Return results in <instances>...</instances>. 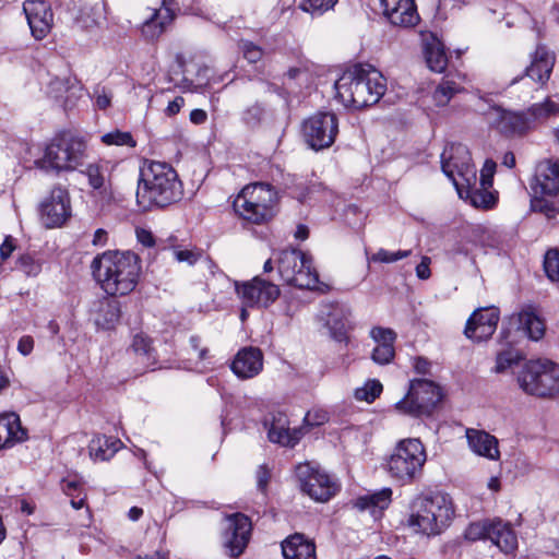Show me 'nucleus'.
Masks as SVG:
<instances>
[{
	"mask_svg": "<svg viewBox=\"0 0 559 559\" xmlns=\"http://www.w3.org/2000/svg\"><path fill=\"white\" fill-rule=\"evenodd\" d=\"M338 133V120L335 114L320 111L302 123L305 142L314 151L330 147Z\"/></svg>",
	"mask_w": 559,
	"mask_h": 559,
	"instance_id": "obj_11",
	"label": "nucleus"
},
{
	"mask_svg": "<svg viewBox=\"0 0 559 559\" xmlns=\"http://www.w3.org/2000/svg\"><path fill=\"white\" fill-rule=\"evenodd\" d=\"M252 531L249 516L237 512L226 516V527L223 533V545L233 558L239 557L246 549Z\"/></svg>",
	"mask_w": 559,
	"mask_h": 559,
	"instance_id": "obj_14",
	"label": "nucleus"
},
{
	"mask_svg": "<svg viewBox=\"0 0 559 559\" xmlns=\"http://www.w3.org/2000/svg\"><path fill=\"white\" fill-rule=\"evenodd\" d=\"M295 476L300 490L318 502H326L340 490L335 478L310 462L299 463Z\"/></svg>",
	"mask_w": 559,
	"mask_h": 559,
	"instance_id": "obj_10",
	"label": "nucleus"
},
{
	"mask_svg": "<svg viewBox=\"0 0 559 559\" xmlns=\"http://www.w3.org/2000/svg\"><path fill=\"white\" fill-rule=\"evenodd\" d=\"M427 462V452L417 438L399 441L392 453L385 457L383 468L391 479L405 486L419 481Z\"/></svg>",
	"mask_w": 559,
	"mask_h": 559,
	"instance_id": "obj_5",
	"label": "nucleus"
},
{
	"mask_svg": "<svg viewBox=\"0 0 559 559\" xmlns=\"http://www.w3.org/2000/svg\"><path fill=\"white\" fill-rule=\"evenodd\" d=\"M40 221L47 228L62 226L71 216L69 192L61 186L51 189L49 195L40 203Z\"/></svg>",
	"mask_w": 559,
	"mask_h": 559,
	"instance_id": "obj_13",
	"label": "nucleus"
},
{
	"mask_svg": "<svg viewBox=\"0 0 559 559\" xmlns=\"http://www.w3.org/2000/svg\"><path fill=\"white\" fill-rule=\"evenodd\" d=\"M544 270L550 281L559 282V249L547 250L544 258Z\"/></svg>",
	"mask_w": 559,
	"mask_h": 559,
	"instance_id": "obj_44",
	"label": "nucleus"
},
{
	"mask_svg": "<svg viewBox=\"0 0 559 559\" xmlns=\"http://www.w3.org/2000/svg\"><path fill=\"white\" fill-rule=\"evenodd\" d=\"M27 439V430L22 427L20 416L15 413L0 415V449L12 448Z\"/></svg>",
	"mask_w": 559,
	"mask_h": 559,
	"instance_id": "obj_22",
	"label": "nucleus"
},
{
	"mask_svg": "<svg viewBox=\"0 0 559 559\" xmlns=\"http://www.w3.org/2000/svg\"><path fill=\"white\" fill-rule=\"evenodd\" d=\"M285 559H317L314 542L301 533H295L282 542Z\"/></svg>",
	"mask_w": 559,
	"mask_h": 559,
	"instance_id": "obj_25",
	"label": "nucleus"
},
{
	"mask_svg": "<svg viewBox=\"0 0 559 559\" xmlns=\"http://www.w3.org/2000/svg\"><path fill=\"white\" fill-rule=\"evenodd\" d=\"M518 382L527 394L556 396L559 394V366L550 360L530 361L519 373Z\"/></svg>",
	"mask_w": 559,
	"mask_h": 559,
	"instance_id": "obj_8",
	"label": "nucleus"
},
{
	"mask_svg": "<svg viewBox=\"0 0 559 559\" xmlns=\"http://www.w3.org/2000/svg\"><path fill=\"white\" fill-rule=\"evenodd\" d=\"M549 195L533 193L531 199V209L533 212L544 214L548 219H552L559 213V207L554 201L548 200Z\"/></svg>",
	"mask_w": 559,
	"mask_h": 559,
	"instance_id": "obj_40",
	"label": "nucleus"
},
{
	"mask_svg": "<svg viewBox=\"0 0 559 559\" xmlns=\"http://www.w3.org/2000/svg\"><path fill=\"white\" fill-rule=\"evenodd\" d=\"M102 142L106 145H127L130 147H134L136 145V142L133 140L130 132H122L120 130H115L104 134L102 136Z\"/></svg>",
	"mask_w": 559,
	"mask_h": 559,
	"instance_id": "obj_47",
	"label": "nucleus"
},
{
	"mask_svg": "<svg viewBox=\"0 0 559 559\" xmlns=\"http://www.w3.org/2000/svg\"><path fill=\"white\" fill-rule=\"evenodd\" d=\"M443 399L441 388L431 380L414 379L404 399L395 408L413 417L430 416Z\"/></svg>",
	"mask_w": 559,
	"mask_h": 559,
	"instance_id": "obj_9",
	"label": "nucleus"
},
{
	"mask_svg": "<svg viewBox=\"0 0 559 559\" xmlns=\"http://www.w3.org/2000/svg\"><path fill=\"white\" fill-rule=\"evenodd\" d=\"M15 249L14 239L11 236H7L2 245L0 246V258L7 260Z\"/></svg>",
	"mask_w": 559,
	"mask_h": 559,
	"instance_id": "obj_61",
	"label": "nucleus"
},
{
	"mask_svg": "<svg viewBox=\"0 0 559 559\" xmlns=\"http://www.w3.org/2000/svg\"><path fill=\"white\" fill-rule=\"evenodd\" d=\"M93 320L103 330H111L121 317L120 302L115 298H103L94 304Z\"/></svg>",
	"mask_w": 559,
	"mask_h": 559,
	"instance_id": "obj_24",
	"label": "nucleus"
},
{
	"mask_svg": "<svg viewBox=\"0 0 559 559\" xmlns=\"http://www.w3.org/2000/svg\"><path fill=\"white\" fill-rule=\"evenodd\" d=\"M92 270L93 276L108 295L123 296L138 284L140 258L131 251H108L93 260Z\"/></svg>",
	"mask_w": 559,
	"mask_h": 559,
	"instance_id": "obj_2",
	"label": "nucleus"
},
{
	"mask_svg": "<svg viewBox=\"0 0 559 559\" xmlns=\"http://www.w3.org/2000/svg\"><path fill=\"white\" fill-rule=\"evenodd\" d=\"M310 259L298 249L283 250L278 258L277 270L281 277L287 282L305 267Z\"/></svg>",
	"mask_w": 559,
	"mask_h": 559,
	"instance_id": "obj_30",
	"label": "nucleus"
},
{
	"mask_svg": "<svg viewBox=\"0 0 559 559\" xmlns=\"http://www.w3.org/2000/svg\"><path fill=\"white\" fill-rule=\"evenodd\" d=\"M308 426H320L328 421V414L324 411L308 412L304 418Z\"/></svg>",
	"mask_w": 559,
	"mask_h": 559,
	"instance_id": "obj_58",
	"label": "nucleus"
},
{
	"mask_svg": "<svg viewBox=\"0 0 559 559\" xmlns=\"http://www.w3.org/2000/svg\"><path fill=\"white\" fill-rule=\"evenodd\" d=\"M263 367V354L257 347L240 349L231 361L230 369L240 379H250L260 373Z\"/></svg>",
	"mask_w": 559,
	"mask_h": 559,
	"instance_id": "obj_21",
	"label": "nucleus"
},
{
	"mask_svg": "<svg viewBox=\"0 0 559 559\" xmlns=\"http://www.w3.org/2000/svg\"><path fill=\"white\" fill-rule=\"evenodd\" d=\"M466 437L475 453L490 460L499 459L498 440L493 436L483 430L467 429Z\"/></svg>",
	"mask_w": 559,
	"mask_h": 559,
	"instance_id": "obj_28",
	"label": "nucleus"
},
{
	"mask_svg": "<svg viewBox=\"0 0 559 559\" xmlns=\"http://www.w3.org/2000/svg\"><path fill=\"white\" fill-rule=\"evenodd\" d=\"M182 183L177 171L168 164L152 162L141 170L136 199L158 207H166L181 200Z\"/></svg>",
	"mask_w": 559,
	"mask_h": 559,
	"instance_id": "obj_3",
	"label": "nucleus"
},
{
	"mask_svg": "<svg viewBox=\"0 0 559 559\" xmlns=\"http://www.w3.org/2000/svg\"><path fill=\"white\" fill-rule=\"evenodd\" d=\"M424 56L428 68L437 73H442L448 67V55L443 43L433 34L424 40Z\"/></svg>",
	"mask_w": 559,
	"mask_h": 559,
	"instance_id": "obj_27",
	"label": "nucleus"
},
{
	"mask_svg": "<svg viewBox=\"0 0 559 559\" xmlns=\"http://www.w3.org/2000/svg\"><path fill=\"white\" fill-rule=\"evenodd\" d=\"M350 311L344 307L336 306L329 314L326 325L332 337L342 343L347 342L348 330L350 329Z\"/></svg>",
	"mask_w": 559,
	"mask_h": 559,
	"instance_id": "obj_33",
	"label": "nucleus"
},
{
	"mask_svg": "<svg viewBox=\"0 0 559 559\" xmlns=\"http://www.w3.org/2000/svg\"><path fill=\"white\" fill-rule=\"evenodd\" d=\"M337 0H302L299 9L311 14H322L332 9Z\"/></svg>",
	"mask_w": 559,
	"mask_h": 559,
	"instance_id": "obj_49",
	"label": "nucleus"
},
{
	"mask_svg": "<svg viewBox=\"0 0 559 559\" xmlns=\"http://www.w3.org/2000/svg\"><path fill=\"white\" fill-rule=\"evenodd\" d=\"M497 164L493 159H486L480 170L479 185L481 187H492L493 175L496 173Z\"/></svg>",
	"mask_w": 559,
	"mask_h": 559,
	"instance_id": "obj_55",
	"label": "nucleus"
},
{
	"mask_svg": "<svg viewBox=\"0 0 559 559\" xmlns=\"http://www.w3.org/2000/svg\"><path fill=\"white\" fill-rule=\"evenodd\" d=\"M130 348L146 365H150L151 360L154 359L151 340L142 333L134 335Z\"/></svg>",
	"mask_w": 559,
	"mask_h": 559,
	"instance_id": "obj_41",
	"label": "nucleus"
},
{
	"mask_svg": "<svg viewBox=\"0 0 559 559\" xmlns=\"http://www.w3.org/2000/svg\"><path fill=\"white\" fill-rule=\"evenodd\" d=\"M519 359H520V356L512 350H506V352L499 353L497 356L496 371L503 372L504 370L510 368L512 365L516 364Z\"/></svg>",
	"mask_w": 559,
	"mask_h": 559,
	"instance_id": "obj_54",
	"label": "nucleus"
},
{
	"mask_svg": "<svg viewBox=\"0 0 559 559\" xmlns=\"http://www.w3.org/2000/svg\"><path fill=\"white\" fill-rule=\"evenodd\" d=\"M278 193L265 182H254L241 189L233 202L235 213L249 223L261 225L271 221L277 212Z\"/></svg>",
	"mask_w": 559,
	"mask_h": 559,
	"instance_id": "obj_6",
	"label": "nucleus"
},
{
	"mask_svg": "<svg viewBox=\"0 0 559 559\" xmlns=\"http://www.w3.org/2000/svg\"><path fill=\"white\" fill-rule=\"evenodd\" d=\"M235 289L242 305L249 308H267L281 295L277 285L260 276H255L248 282H236Z\"/></svg>",
	"mask_w": 559,
	"mask_h": 559,
	"instance_id": "obj_12",
	"label": "nucleus"
},
{
	"mask_svg": "<svg viewBox=\"0 0 559 559\" xmlns=\"http://www.w3.org/2000/svg\"><path fill=\"white\" fill-rule=\"evenodd\" d=\"M371 337L378 345L394 346L396 333L389 328L374 326L370 332Z\"/></svg>",
	"mask_w": 559,
	"mask_h": 559,
	"instance_id": "obj_52",
	"label": "nucleus"
},
{
	"mask_svg": "<svg viewBox=\"0 0 559 559\" xmlns=\"http://www.w3.org/2000/svg\"><path fill=\"white\" fill-rule=\"evenodd\" d=\"M264 114L265 108L263 104L254 103L243 110L241 119L247 127L254 129L261 124Z\"/></svg>",
	"mask_w": 559,
	"mask_h": 559,
	"instance_id": "obj_45",
	"label": "nucleus"
},
{
	"mask_svg": "<svg viewBox=\"0 0 559 559\" xmlns=\"http://www.w3.org/2000/svg\"><path fill=\"white\" fill-rule=\"evenodd\" d=\"M117 441L105 436L93 439L88 445L90 455L95 461H107L117 452Z\"/></svg>",
	"mask_w": 559,
	"mask_h": 559,
	"instance_id": "obj_36",
	"label": "nucleus"
},
{
	"mask_svg": "<svg viewBox=\"0 0 559 559\" xmlns=\"http://www.w3.org/2000/svg\"><path fill=\"white\" fill-rule=\"evenodd\" d=\"M334 87L344 106L362 109L377 104L385 94L386 80L373 66L356 63L343 72Z\"/></svg>",
	"mask_w": 559,
	"mask_h": 559,
	"instance_id": "obj_1",
	"label": "nucleus"
},
{
	"mask_svg": "<svg viewBox=\"0 0 559 559\" xmlns=\"http://www.w3.org/2000/svg\"><path fill=\"white\" fill-rule=\"evenodd\" d=\"M96 93V106L104 110L108 108L111 104V95L107 94L105 91V87H103L100 91L97 88L95 91Z\"/></svg>",
	"mask_w": 559,
	"mask_h": 559,
	"instance_id": "obj_60",
	"label": "nucleus"
},
{
	"mask_svg": "<svg viewBox=\"0 0 559 559\" xmlns=\"http://www.w3.org/2000/svg\"><path fill=\"white\" fill-rule=\"evenodd\" d=\"M462 87L454 81L442 80V82L436 87L432 98L437 106H447L453 96L461 92Z\"/></svg>",
	"mask_w": 559,
	"mask_h": 559,
	"instance_id": "obj_39",
	"label": "nucleus"
},
{
	"mask_svg": "<svg viewBox=\"0 0 559 559\" xmlns=\"http://www.w3.org/2000/svg\"><path fill=\"white\" fill-rule=\"evenodd\" d=\"M288 285L300 289H314L319 283V275L311 266V260L306 263L298 274L286 282Z\"/></svg>",
	"mask_w": 559,
	"mask_h": 559,
	"instance_id": "obj_37",
	"label": "nucleus"
},
{
	"mask_svg": "<svg viewBox=\"0 0 559 559\" xmlns=\"http://www.w3.org/2000/svg\"><path fill=\"white\" fill-rule=\"evenodd\" d=\"M238 46L243 55V58L248 60V62L255 63L261 60L263 56V50L260 46L246 39H241Z\"/></svg>",
	"mask_w": 559,
	"mask_h": 559,
	"instance_id": "obj_50",
	"label": "nucleus"
},
{
	"mask_svg": "<svg viewBox=\"0 0 559 559\" xmlns=\"http://www.w3.org/2000/svg\"><path fill=\"white\" fill-rule=\"evenodd\" d=\"M493 521H483L471 523L465 530L464 536L467 540L476 542L479 539H490Z\"/></svg>",
	"mask_w": 559,
	"mask_h": 559,
	"instance_id": "obj_43",
	"label": "nucleus"
},
{
	"mask_svg": "<svg viewBox=\"0 0 559 559\" xmlns=\"http://www.w3.org/2000/svg\"><path fill=\"white\" fill-rule=\"evenodd\" d=\"M87 144L70 131L57 133L47 144L43 162L57 173L73 171L83 165Z\"/></svg>",
	"mask_w": 559,
	"mask_h": 559,
	"instance_id": "obj_7",
	"label": "nucleus"
},
{
	"mask_svg": "<svg viewBox=\"0 0 559 559\" xmlns=\"http://www.w3.org/2000/svg\"><path fill=\"white\" fill-rule=\"evenodd\" d=\"M492 187H473L467 190V198L473 206L477 209L489 210L493 207L498 201L497 192L491 191Z\"/></svg>",
	"mask_w": 559,
	"mask_h": 559,
	"instance_id": "obj_35",
	"label": "nucleus"
},
{
	"mask_svg": "<svg viewBox=\"0 0 559 559\" xmlns=\"http://www.w3.org/2000/svg\"><path fill=\"white\" fill-rule=\"evenodd\" d=\"M185 105V98L182 96H177L173 102H170L165 109V114L168 117H173L177 115L181 107Z\"/></svg>",
	"mask_w": 559,
	"mask_h": 559,
	"instance_id": "obj_63",
	"label": "nucleus"
},
{
	"mask_svg": "<svg viewBox=\"0 0 559 559\" xmlns=\"http://www.w3.org/2000/svg\"><path fill=\"white\" fill-rule=\"evenodd\" d=\"M392 495V489L384 487L380 490L358 497L354 506L360 511L370 510L372 514H376L377 511L382 513V511L388 509L391 504Z\"/></svg>",
	"mask_w": 559,
	"mask_h": 559,
	"instance_id": "obj_31",
	"label": "nucleus"
},
{
	"mask_svg": "<svg viewBox=\"0 0 559 559\" xmlns=\"http://www.w3.org/2000/svg\"><path fill=\"white\" fill-rule=\"evenodd\" d=\"M175 17L174 11L163 0L159 9H154L152 15L146 19L141 27V33L147 40L157 39Z\"/></svg>",
	"mask_w": 559,
	"mask_h": 559,
	"instance_id": "obj_23",
	"label": "nucleus"
},
{
	"mask_svg": "<svg viewBox=\"0 0 559 559\" xmlns=\"http://www.w3.org/2000/svg\"><path fill=\"white\" fill-rule=\"evenodd\" d=\"M518 323V329L522 330L531 340H540L546 331L544 320L539 317L537 308L533 305H526L513 317Z\"/></svg>",
	"mask_w": 559,
	"mask_h": 559,
	"instance_id": "obj_26",
	"label": "nucleus"
},
{
	"mask_svg": "<svg viewBox=\"0 0 559 559\" xmlns=\"http://www.w3.org/2000/svg\"><path fill=\"white\" fill-rule=\"evenodd\" d=\"M138 241L146 248L155 246V237L152 231L145 228H136Z\"/></svg>",
	"mask_w": 559,
	"mask_h": 559,
	"instance_id": "obj_59",
	"label": "nucleus"
},
{
	"mask_svg": "<svg viewBox=\"0 0 559 559\" xmlns=\"http://www.w3.org/2000/svg\"><path fill=\"white\" fill-rule=\"evenodd\" d=\"M408 524L416 532L427 536L441 534L454 518L451 497L441 491L417 495L411 503Z\"/></svg>",
	"mask_w": 559,
	"mask_h": 559,
	"instance_id": "obj_4",
	"label": "nucleus"
},
{
	"mask_svg": "<svg viewBox=\"0 0 559 559\" xmlns=\"http://www.w3.org/2000/svg\"><path fill=\"white\" fill-rule=\"evenodd\" d=\"M33 348H34V340L32 336L27 335V336L21 337V340L19 341V344H17V349L22 355L26 356V355L31 354Z\"/></svg>",
	"mask_w": 559,
	"mask_h": 559,
	"instance_id": "obj_64",
	"label": "nucleus"
},
{
	"mask_svg": "<svg viewBox=\"0 0 559 559\" xmlns=\"http://www.w3.org/2000/svg\"><path fill=\"white\" fill-rule=\"evenodd\" d=\"M499 322V311L495 307L475 310L468 318L464 334L476 342L486 341L492 336Z\"/></svg>",
	"mask_w": 559,
	"mask_h": 559,
	"instance_id": "obj_15",
	"label": "nucleus"
},
{
	"mask_svg": "<svg viewBox=\"0 0 559 559\" xmlns=\"http://www.w3.org/2000/svg\"><path fill=\"white\" fill-rule=\"evenodd\" d=\"M383 386L381 382L377 379L368 380L364 386L355 390V399L358 401H365L367 403H372L380 396L382 393Z\"/></svg>",
	"mask_w": 559,
	"mask_h": 559,
	"instance_id": "obj_42",
	"label": "nucleus"
},
{
	"mask_svg": "<svg viewBox=\"0 0 559 559\" xmlns=\"http://www.w3.org/2000/svg\"><path fill=\"white\" fill-rule=\"evenodd\" d=\"M32 35L36 39L44 38L51 28L52 12L44 0H27L23 4Z\"/></svg>",
	"mask_w": 559,
	"mask_h": 559,
	"instance_id": "obj_17",
	"label": "nucleus"
},
{
	"mask_svg": "<svg viewBox=\"0 0 559 559\" xmlns=\"http://www.w3.org/2000/svg\"><path fill=\"white\" fill-rule=\"evenodd\" d=\"M380 3L393 25L409 27L419 21L415 0H380Z\"/></svg>",
	"mask_w": 559,
	"mask_h": 559,
	"instance_id": "obj_19",
	"label": "nucleus"
},
{
	"mask_svg": "<svg viewBox=\"0 0 559 559\" xmlns=\"http://www.w3.org/2000/svg\"><path fill=\"white\" fill-rule=\"evenodd\" d=\"M106 171L107 167L102 163L88 164L84 170H81L87 177L90 187L99 192L106 191Z\"/></svg>",
	"mask_w": 559,
	"mask_h": 559,
	"instance_id": "obj_38",
	"label": "nucleus"
},
{
	"mask_svg": "<svg viewBox=\"0 0 559 559\" xmlns=\"http://www.w3.org/2000/svg\"><path fill=\"white\" fill-rule=\"evenodd\" d=\"M411 253H412L411 250H399L396 252H390L385 249H380L369 260L372 262H380V263H393V262H396L399 260L409 257Z\"/></svg>",
	"mask_w": 559,
	"mask_h": 559,
	"instance_id": "obj_51",
	"label": "nucleus"
},
{
	"mask_svg": "<svg viewBox=\"0 0 559 559\" xmlns=\"http://www.w3.org/2000/svg\"><path fill=\"white\" fill-rule=\"evenodd\" d=\"M83 86L75 76L64 79L55 78L47 86V94L60 103L64 110L75 106L76 100L82 97Z\"/></svg>",
	"mask_w": 559,
	"mask_h": 559,
	"instance_id": "obj_18",
	"label": "nucleus"
},
{
	"mask_svg": "<svg viewBox=\"0 0 559 559\" xmlns=\"http://www.w3.org/2000/svg\"><path fill=\"white\" fill-rule=\"evenodd\" d=\"M395 356L394 346L377 345L372 350L371 358L376 364L386 365Z\"/></svg>",
	"mask_w": 559,
	"mask_h": 559,
	"instance_id": "obj_53",
	"label": "nucleus"
},
{
	"mask_svg": "<svg viewBox=\"0 0 559 559\" xmlns=\"http://www.w3.org/2000/svg\"><path fill=\"white\" fill-rule=\"evenodd\" d=\"M174 255L178 262H187L189 265L197 263L200 258V253L188 249H176Z\"/></svg>",
	"mask_w": 559,
	"mask_h": 559,
	"instance_id": "obj_57",
	"label": "nucleus"
},
{
	"mask_svg": "<svg viewBox=\"0 0 559 559\" xmlns=\"http://www.w3.org/2000/svg\"><path fill=\"white\" fill-rule=\"evenodd\" d=\"M489 532L491 533L490 540L502 552L510 554L518 547L516 534L510 523H506L500 519L493 520V525Z\"/></svg>",
	"mask_w": 559,
	"mask_h": 559,
	"instance_id": "obj_32",
	"label": "nucleus"
},
{
	"mask_svg": "<svg viewBox=\"0 0 559 559\" xmlns=\"http://www.w3.org/2000/svg\"><path fill=\"white\" fill-rule=\"evenodd\" d=\"M555 63V57L550 55L544 47H537L535 57L530 67L520 76H515L511 81V85L523 80H531L534 83L544 85L550 78Z\"/></svg>",
	"mask_w": 559,
	"mask_h": 559,
	"instance_id": "obj_20",
	"label": "nucleus"
},
{
	"mask_svg": "<svg viewBox=\"0 0 559 559\" xmlns=\"http://www.w3.org/2000/svg\"><path fill=\"white\" fill-rule=\"evenodd\" d=\"M559 112V106L547 98L544 103L534 104L528 108V114L535 120H542Z\"/></svg>",
	"mask_w": 559,
	"mask_h": 559,
	"instance_id": "obj_46",
	"label": "nucleus"
},
{
	"mask_svg": "<svg viewBox=\"0 0 559 559\" xmlns=\"http://www.w3.org/2000/svg\"><path fill=\"white\" fill-rule=\"evenodd\" d=\"M430 259L428 257H424L421 262L416 266V275L420 280H428L431 275L430 272Z\"/></svg>",
	"mask_w": 559,
	"mask_h": 559,
	"instance_id": "obj_62",
	"label": "nucleus"
},
{
	"mask_svg": "<svg viewBox=\"0 0 559 559\" xmlns=\"http://www.w3.org/2000/svg\"><path fill=\"white\" fill-rule=\"evenodd\" d=\"M189 345L191 350L195 354L199 361H204L209 358V348L202 345V340L198 335H192L189 338Z\"/></svg>",
	"mask_w": 559,
	"mask_h": 559,
	"instance_id": "obj_56",
	"label": "nucleus"
},
{
	"mask_svg": "<svg viewBox=\"0 0 559 559\" xmlns=\"http://www.w3.org/2000/svg\"><path fill=\"white\" fill-rule=\"evenodd\" d=\"M302 432L300 429L285 428L284 426H277L276 424H272L269 429L267 437L271 442L278 443L284 447H295L298 441L301 439Z\"/></svg>",
	"mask_w": 559,
	"mask_h": 559,
	"instance_id": "obj_34",
	"label": "nucleus"
},
{
	"mask_svg": "<svg viewBox=\"0 0 559 559\" xmlns=\"http://www.w3.org/2000/svg\"><path fill=\"white\" fill-rule=\"evenodd\" d=\"M531 189L533 193L550 198L559 195V159H546L538 163Z\"/></svg>",
	"mask_w": 559,
	"mask_h": 559,
	"instance_id": "obj_16",
	"label": "nucleus"
},
{
	"mask_svg": "<svg viewBox=\"0 0 559 559\" xmlns=\"http://www.w3.org/2000/svg\"><path fill=\"white\" fill-rule=\"evenodd\" d=\"M496 128L508 138L523 135L530 128V120L524 112L502 110L496 121Z\"/></svg>",
	"mask_w": 559,
	"mask_h": 559,
	"instance_id": "obj_29",
	"label": "nucleus"
},
{
	"mask_svg": "<svg viewBox=\"0 0 559 559\" xmlns=\"http://www.w3.org/2000/svg\"><path fill=\"white\" fill-rule=\"evenodd\" d=\"M16 269L21 270L27 276H37L41 272V263L32 254H22L17 262Z\"/></svg>",
	"mask_w": 559,
	"mask_h": 559,
	"instance_id": "obj_48",
	"label": "nucleus"
}]
</instances>
